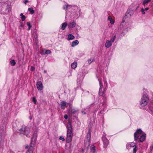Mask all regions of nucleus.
<instances>
[{
    "mask_svg": "<svg viewBox=\"0 0 153 153\" xmlns=\"http://www.w3.org/2000/svg\"><path fill=\"white\" fill-rule=\"evenodd\" d=\"M104 83H106V84L107 83V82L106 81V80H104Z\"/></svg>",
    "mask_w": 153,
    "mask_h": 153,
    "instance_id": "58",
    "label": "nucleus"
},
{
    "mask_svg": "<svg viewBox=\"0 0 153 153\" xmlns=\"http://www.w3.org/2000/svg\"><path fill=\"white\" fill-rule=\"evenodd\" d=\"M5 128H4V125L3 123L1 124L0 126V149L2 148L3 146V144L1 142L2 138L4 135L5 132Z\"/></svg>",
    "mask_w": 153,
    "mask_h": 153,
    "instance_id": "5",
    "label": "nucleus"
},
{
    "mask_svg": "<svg viewBox=\"0 0 153 153\" xmlns=\"http://www.w3.org/2000/svg\"><path fill=\"white\" fill-rule=\"evenodd\" d=\"M79 43V41L77 40H75L73 41L71 44V46L72 47H75L78 45Z\"/></svg>",
    "mask_w": 153,
    "mask_h": 153,
    "instance_id": "21",
    "label": "nucleus"
},
{
    "mask_svg": "<svg viewBox=\"0 0 153 153\" xmlns=\"http://www.w3.org/2000/svg\"><path fill=\"white\" fill-rule=\"evenodd\" d=\"M60 105H61V108L64 109L65 107L68 106L69 104L65 102L64 101H62L61 102Z\"/></svg>",
    "mask_w": 153,
    "mask_h": 153,
    "instance_id": "17",
    "label": "nucleus"
},
{
    "mask_svg": "<svg viewBox=\"0 0 153 153\" xmlns=\"http://www.w3.org/2000/svg\"><path fill=\"white\" fill-rule=\"evenodd\" d=\"M143 131L140 129H137L134 134V139L135 141L137 140L139 137V135L142 133Z\"/></svg>",
    "mask_w": 153,
    "mask_h": 153,
    "instance_id": "8",
    "label": "nucleus"
},
{
    "mask_svg": "<svg viewBox=\"0 0 153 153\" xmlns=\"http://www.w3.org/2000/svg\"><path fill=\"white\" fill-rule=\"evenodd\" d=\"M105 136V135H103L102 136V138L103 143L104 147L106 148L108 145L109 142Z\"/></svg>",
    "mask_w": 153,
    "mask_h": 153,
    "instance_id": "10",
    "label": "nucleus"
},
{
    "mask_svg": "<svg viewBox=\"0 0 153 153\" xmlns=\"http://www.w3.org/2000/svg\"><path fill=\"white\" fill-rule=\"evenodd\" d=\"M51 52L50 50H48L45 51V53L47 54H48L51 53Z\"/></svg>",
    "mask_w": 153,
    "mask_h": 153,
    "instance_id": "41",
    "label": "nucleus"
},
{
    "mask_svg": "<svg viewBox=\"0 0 153 153\" xmlns=\"http://www.w3.org/2000/svg\"><path fill=\"white\" fill-rule=\"evenodd\" d=\"M149 9V8L147 7L145 8V9H144V10L145 11H147Z\"/></svg>",
    "mask_w": 153,
    "mask_h": 153,
    "instance_id": "52",
    "label": "nucleus"
},
{
    "mask_svg": "<svg viewBox=\"0 0 153 153\" xmlns=\"http://www.w3.org/2000/svg\"><path fill=\"white\" fill-rule=\"evenodd\" d=\"M18 132L26 135L27 137H30V130L29 127L25 126H22L21 128L19 130Z\"/></svg>",
    "mask_w": 153,
    "mask_h": 153,
    "instance_id": "4",
    "label": "nucleus"
},
{
    "mask_svg": "<svg viewBox=\"0 0 153 153\" xmlns=\"http://www.w3.org/2000/svg\"><path fill=\"white\" fill-rule=\"evenodd\" d=\"M36 140H32V139H31V142L30 144V146L31 147V148H29V149L27 150V152H26V153H27V152H28L29 153H32V148L34 146V145L35 144V141Z\"/></svg>",
    "mask_w": 153,
    "mask_h": 153,
    "instance_id": "9",
    "label": "nucleus"
},
{
    "mask_svg": "<svg viewBox=\"0 0 153 153\" xmlns=\"http://www.w3.org/2000/svg\"><path fill=\"white\" fill-rule=\"evenodd\" d=\"M91 137V132L90 131H88L87 135V138L88 140V142H86V144H87V147L86 148H88L89 146L90 143V139Z\"/></svg>",
    "mask_w": 153,
    "mask_h": 153,
    "instance_id": "13",
    "label": "nucleus"
},
{
    "mask_svg": "<svg viewBox=\"0 0 153 153\" xmlns=\"http://www.w3.org/2000/svg\"><path fill=\"white\" fill-rule=\"evenodd\" d=\"M112 43L109 40L106 41L105 43V46L107 48H109L110 46L112 45Z\"/></svg>",
    "mask_w": 153,
    "mask_h": 153,
    "instance_id": "19",
    "label": "nucleus"
},
{
    "mask_svg": "<svg viewBox=\"0 0 153 153\" xmlns=\"http://www.w3.org/2000/svg\"><path fill=\"white\" fill-rule=\"evenodd\" d=\"M76 24L75 22L73 21V22L69 23L68 25V27L69 29L73 28L75 27Z\"/></svg>",
    "mask_w": 153,
    "mask_h": 153,
    "instance_id": "18",
    "label": "nucleus"
},
{
    "mask_svg": "<svg viewBox=\"0 0 153 153\" xmlns=\"http://www.w3.org/2000/svg\"><path fill=\"white\" fill-rule=\"evenodd\" d=\"M105 72H106V74H107V72L106 71V70H105Z\"/></svg>",
    "mask_w": 153,
    "mask_h": 153,
    "instance_id": "62",
    "label": "nucleus"
},
{
    "mask_svg": "<svg viewBox=\"0 0 153 153\" xmlns=\"http://www.w3.org/2000/svg\"><path fill=\"white\" fill-rule=\"evenodd\" d=\"M128 18V15L126 13L125 16L123 17L121 23H123L125 22V20L127 18Z\"/></svg>",
    "mask_w": 153,
    "mask_h": 153,
    "instance_id": "31",
    "label": "nucleus"
},
{
    "mask_svg": "<svg viewBox=\"0 0 153 153\" xmlns=\"http://www.w3.org/2000/svg\"><path fill=\"white\" fill-rule=\"evenodd\" d=\"M77 66V63L76 62H74L71 64V67L72 68L74 69L76 68Z\"/></svg>",
    "mask_w": 153,
    "mask_h": 153,
    "instance_id": "28",
    "label": "nucleus"
},
{
    "mask_svg": "<svg viewBox=\"0 0 153 153\" xmlns=\"http://www.w3.org/2000/svg\"><path fill=\"white\" fill-rule=\"evenodd\" d=\"M74 117H75V118L76 117V116H74Z\"/></svg>",
    "mask_w": 153,
    "mask_h": 153,
    "instance_id": "63",
    "label": "nucleus"
},
{
    "mask_svg": "<svg viewBox=\"0 0 153 153\" xmlns=\"http://www.w3.org/2000/svg\"><path fill=\"white\" fill-rule=\"evenodd\" d=\"M102 96H103L102 99L103 100V104H105L107 101V97L105 96V94Z\"/></svg>",
    "mask_w": 153,
    "mask_h": 153,
    "instance_id": "33",
    "label": "nucleus"
},
{
    "mask_svg": "<svg viewBox=\"0 0 153 153\" xmlns=\"http://www.w3.org/2000/svg\"><path fill=\"white\" fill-rule=\"evenodd\" d=\"M36 86L37 89L39 91H42L43 88V86L42 82L40 81L37 82Z\"/></svg>",
    "mask_w": 153,
    "mask_h": 153,
    "instance_id": "12",
    "label": "nucleus"
},
{
    "mask_svg": "<svg viewBox=\"0 0 153 153\" xmlns=\"http://www.w3.org/2000/svg\"><path fill=\"white\" fill-rule=\"evenodd\" d=\"M70 8H71L72 9H74V10L77 8V10L79 12H80V8L79 7H77L76 5H71V7H70Z\"/></svg>",
    "mask_w": 153,
    "mask_h": 153,
    "instance_id": "24",
    "label": "nucleus"
},
{
    "mask_svg": "<svg viewBox=\"0 0 153 153\" xmlns=\"http://www.w3.org/2000/svg\"><path fill=\"white\" fill-rule=\"evenodd\" d=\"M100 73L101 75L103 74H104V71L102 67H101L100 68Z\"/></svg>",
    "mask_w": 153,
    "mask_h": 153,
    "instance_id": "38",
    "label": "nucleus"
},
{
    "mask_svg": "<svg viewBox=\"0 0 153 153\" xmlns=\"http://www.w3.org/2000/svg\"><path fill=\"white\" fill-rule=\"evenodd\" d=\"M27 25L28 26V29H27V30H29L30 29L31 27V24L29 22H27Z\"/></svg>",
    "mask_w": 153,
    "mask_h": 153,
    "instance_id": "36",
    "label": "nucleus"
},
{
    "mask_svg": "<svg viewBox=\"0 0 153 153\" xmlns=\"http://www.w3.org/2000/svg\"><path fill=\"white\" fill-rule=\"evenodd\" d=\"M116 35H115L110 40H109V41H110V42H111V43L113 42H114L115 39H116Z\"/></svg>",
    "mask_w": 153,
    "mask_h": 153,
    "instance_id": "35",
    "label": "nucleus"
},
{
    "mask_svg": "<svg viewBox=\"0 0 153 153\" xmlns=\"http://www.w3.org/2000/svg\"><path fill=\"white\" fill-rule=\"evenodd\" d=\"M94 61V59H89L88 60V61L89 64H90Z\"/></svg>",
    "mask_w": 153,
    "mask_h": 153,
    "instance_id": "39",
    "label": "nucleus"
},
{
    "mask_svg": "<svg viewBox=\"0 0 153 153\" xmlns=\"http://www.w3.org/2000/svg\"><path fill=\"white\" fill-rule=\"evenodd\" d=\"M130 147V145L129 144H128L126 145V148L127 149H128L129 148V147Z\"/></svg>",
    "mask_w": 153,
    "mask_h": 153,
    "instance_id": "49",
    "label": "nucleus"
},
{
    "mask_svg": "<svg viewBox=\"0 0 153 153\" xmlns=\"http://www.w3.org/2000/svg\"><path fill=\"white\" fill-rule=\"evenodd\" d=\"M86 150H87V149ZM85 149H82V152H85Z\"/></svg>",
    "mask_w": 153,
    "mask_h": 153,
    "instance_id": "54",
    "label": "nucleus"
},
{
    "mask_svg": "<svg viewBox=\"0 0 153 153\" xmlns=\"http://www.w3.org/2000/svg\"><path fill=\"white\" fill-rule=\"evenodd\" d=\"M28 146H27L26 147H25V148L26 149H27V148H28Z\"/></svg>",
    "mask_w": 153,
    "mask_h": 153,
    "instance_id": "60",
    "label": "nucleus"
},
{
    "mask_svg": "<svg viewBox=\"0 0 153 153\" xmlns=\"http://www.w3.org/2000/svg\"><path fill=\"white\" fill-rule=\"evenodd\" d=\"M112 19V18L111 16H108V21H111Z\"/></svg>",
    "mask_w": 153,
    "mask_h": 153,
    "instance_id": "46",
    "label": "nucleus"
},
{
    "mask_svg": "<svg viewBox=\"0 0 153 153\" xmlns=\"http://www.w3.org/2000/svg\"><path fill=\"white\" fill-rule=\"evenodd\" d=\"M126 13L128 15V18H130L131 16L133 14V10L128 9Z\"/></svg>",
    "mask_w": 153,
    "mask_h": 153,
    "instance_id": "15",
    "label": "nucleus"
},
{
    "mask_svg": "<svg viewBox=\"0 0 153 153\" xmlns=\"http://www.w3.org/2000/svg\"><path fill=\"white\" fill-rule=\"evenodd\" d=\"M129 145L130 147H134L133 149V153H136L137 151V147L136 146L135 143L132 142Z\"/></svg>",
    "mask_w": 153,
    "mask_h": 153,
    "instance_id": "14",
    "label": "nucleus"
},
{
    "mask_svg": "<svg viewBox=\"0 0 153 153\" xmlns=\"http://www.w3.org/2000/svg\"><path fill=\"white\" fill-rule=\"evenodd\" d=\"M37 136V132L35 131L33 134V137H32L31 139H32V140H36Z\"/></svg>",
    "mask_w": 153,
    "mask_h": 153,
    "instance_id": "27",
    "label": "nucleus"
},
{
    "mask_svg": "<svg viewBox=\"0 0 153 153\" xmlns=\"http://www.w3.org/2000/svg\"><path fill=\"white\" fill-rule=\"evenodd\" d=\"M10 63L12 66H13L15 65L16 62L14 59H12L10 61Z\"/></svg>",
    "mask_w": 153,
    "mask_h": 153,
    "instance_id": "34",
    "label": "nucleus"
},
{
    "mask_svg": "<svg viewBox=\"0 0 153 153\" xmlns=\"http://www.w3.org/2000/svg\"><path fill=\"white\" fill-rule=\"evenodd\" d=\"M10 7L8 2H0V13L7 15L10 11Z\"/></svg>",
    "mask_w": 153,
    "mask_h": 153,
    "instance_id": "1",
    "label": "nucleus"
},
{
    "mask_svg": "<svg viewBox=\"0 0 153 153\" xmlns=\"http://www.w3.org/2000/svg\"><path fill=\"white\" fill-rule=\"evenodd\" d=\"M141 12L142 14H144L145 13V10H144V8H141Z\"/></svg>",
    "mask_w": 153,
    "mask_h": 153,
    "instance_id": "44",
    "label": "nucleus"
},
{
    "mask_svg": "<svg viewBox=\"0 0 153 153\" xmlns=\"http://www.w3.org/2000/svg\"><path fill=\"white\" fill-rule=\"evenodd\" d=\"M33 101L34 104H36L37 101L36 100L35 97H33Z\"/></svg>",
    "mask_w": 153,
    "mask_h": 153,
    "instance_id": "42",
    "label": "nucleus"
},
{
    "mask_svg": "<svg viewBox=\"0 0 153 153\" xmlns=\"http://www.w3.org/2000/svg\"><path fill=\"white\" fill-rule=\"evenodd\" d=\"M139 138L137 139V140L136 141L137 143L143 142L146 139V134H143L139 136Z\"/></svg>",
    "mask_w": 153,
    "mask_h": 153,
    "instance_id": "11",
    "label": "nucleus"
},
{
    "mask_svg": "<svg viewBox=\"0 0 153 153\" xmlns=\"http://www.w3.org/2000/svg\"><path fill=\"white\" fill-rule=\"evenodd\" d=\"M101 113V111H100V112H99L98 113L99 114H100V113Z\"/></svg>",
    "mask_w": 153,
    "mask_h": 153,
    "instance_id": "61",
    "label": "nucleus"
},
{
    "mask_svg": "<svg viewBox=\"0 0 153 153\" xmlns=\"http://www.w3.org/2000/svg\"><path fill=\"white\" fill-rule=\"evenodd\" d=\"M67 25V22H65L62 24V25L60 28V29L62 30H64L65 29V27H66Z\"/></svg>",
    "mask_w": 153,
    "mask_h": 153,
    "instance_id": "20",
    "label": "nucleus"
},
{
    "mask_svg": "<svg viewBox=\"0 0 153 153\" xmlns=\"http://www.w3.org/2000/svg\"><path fill=\"white\" fill-rule=\"evenodd\" d=\"M102 89H99V94L100 96H102L105 94V92Z\"/></svg>",
    "mask_w": 153,
    "mask_h": 153,
    "instance_id": "23",
    "label": "nucleus"
},
{
    "mask_svg": "<svg viewBox=\"0 0 153 153\" xmlns=\"http://www.w3.org/2000/svg\"><path fill=\"white\" fill-rule=\"evenodd\" d=\"M64 118L65 120H67L68 118V116L67 114H65L64 116Z\"/></svg>",
    "mask_w": 153,
    "mask_h": 153,
    "instance_id": "47",
    "label": "nucleus"
},
{
    "mask_svg": "<svg viewBox=\"0 0 153 153\" xmlns=\"http://www.w3.org/2000/svg\"><path fill=\"white\" fill-rule=\"evenodd\" d=\"M90 149L91 152L93 153L97 152L96 149V147L94 145L91 146Z\"/></svg>",
    "mask_w": 153,
    "mask_h": 153,
    "instance_id": "22",
    "label": "nucleus"
},
{
    "mask_svg": "<svg viewBox=\"0 0 153 153\" xmlns=\"http://www.w3.org/2000/svg\"><path fill=\"white\" fill-rule=\"evenodd\" d=\"M88 108H93V112L95 115V113L100 108V105H96L94 103H92L88 106Z\"/></svg>",
    "mask_w": 153,
    "mask_h": 153,
    "instance_id": "6",
    "label": "nucleus"
},
{
    "mask_svg": "<svg viewBox=\"0 0 153 153\" xmlns=\"http://www.w3.org/2000/svg\"><path fill=\"white\" fill-rule=\"evenodd\" d=\"M72 128L71 124L68 123L67 125V137L66 138V143H71L72 136L71 135Z\"/></svg>",
    "mask_w": 153,
    "mask_h": 153,
    "instance_id": "3",
    "label": "nucleus"
},
{
    "mask_svg": "<svg viewBox=\"0 0 153 153\" xmlns=\"http://www.w3.org/2000/svg\"><path fill=\"white\" fill-rule=\"evenodd\" d=\"M33 36L34 38H36L37 37V35L36 32H34L33 33Z\"/></svg>",
    "mask_w": 153,
    "mask_h": 153,
    "instance_id": "45",
    "label": "nucleus"
},
{
    "mask_svg": "<svg viewBox=\"0 0 153 153\" xmlns=\"http://www.w3.org/2000/svg\"><path fill=\"white\" fill-rule=\"evenodd\" d=\"M21 24L20 25V27H22L24 26V24H23V22H21L20 23Z\"/></svg>",
    "mask_w": 153,
    "mask_h": 153,
    "instance_id": "50",
    "label": "nucleus"
},
{
    "mask_svg": "<svg viewBox=\"0 0 153 153\" xmlns=\"http://www.w3.org/2000/svg\"><path fill=\"white\" fill-rule=\"evenodd\" d=\"M143 90H145L144 94L143 95L140 102V105L142 106H145L148 103L149 100L148 95L147 93L149 92L146 89L143 88Z\"/></svg>",
    "mask_w": 153,
    "mask_h": 153,
    "instance_id": "2",
    "label": "nucleus"
},
{
    "mask_svg": "<svg viewBox=\"0 0 153 153\" xmlns=\"http://www.w3.org/2000/svg\"><path fill=\"white\" fill-rule=\"evenodd\" d=\"M71 112L72 114L78 115L79 113V109L77 108H74L71 109Z\"/></svg>",
    "mask_w": 153,
    "mask_h": 153,
    "instance_id": "16",
    "label": "nucleus"
},
{
    "mask_svg": "<svg viewBox=\"0 0 153 153\" xmlns=\"http://www.w3.org/2000/svg\"><path fill=\"white\" fill-rule=\"evenodd\" d=\"M153 103H149L147 106V107L145 108L146 111L149 112L153 115Z\"/></svg>",
    "mask_w": 153,
    "mask_h": 153,
    "instance_id": "7",
    "label": "nucleus"
},
{
    "mask_svg": "<svg viewBox=\"0 0 153 153\" xmlns=\"http://www.w3.org/2000/svg\"><path fill=\"white\" fill-rule=\"evenodd\" d=\"M153 149V146H152L150 147V151H151V152H152L151 151Z\"/></svg>",
    "mask_w": 153,
    "mask_h": 153,
    "instance_id": "53",
    "label": "nucleus"
},
{
    "mask_svg": "<svg viewBox=\"0 0 153 153\" xmlns=\"http://www.w3.org/2000/svg\"><path fill=\"white\" fill-rule=\"evenodd\" d=\"M24 15L23 14V13H21L20 14V16L21 17H22V16H23Z\"/></svg>",
    "mask_w": 153,
    "mask_h": 153,
    "instance_id": "57",
    "label": "nucleus"
},
{
    "mask_svg": "<svg viewBox=\"0 0 153 153\" xmlns=\"http://www.w3.org/2000/svg\"><path fill=\"white\" fill-rule=\"evenodd\" d=\"M35 70V68L34 67H33V66H31V69H30V70L31 71H33V70Z\"/></svg>",
    "mask_w": 153,
    "mask_h": 153,
    "instance_id": "48",
    "label": "nucleus"
},
{
    "mask_svg": "<svg viewBox=\"0 0 153 153\" xmlns=\"http://www.w3.org/2000/svg\"><path fill=\"white\" fill-rule=\"evenodd\" d=\"M74 36L72 34H69L68 35L67 39L70 40L74 39Z\"/></svg>",
    "mask_w": 153,
    "mask_h": 153,
    "instance_id": "26",
    "label": "nucleus"
},
{
    "mask_svg": "<svg viewBox=\"0 0 153 153\" xmlns=\"http://www.w3.org/2000/svg\"><path fill=\"white\" fill-rule=\"evenodd\" d=\"M71 7V5H68L66 4L63 6V8L64 10H67L68 9L70 8V7Z\"/></svg>",
    "mask_w": 153,
    "mask_h": 153,
    "instance_id": "25",
    "label": "nucleus"
},
{
    "mask_svg": "<svg viewBox=\"0 0 153 153\" xmlns=\"http://www.w3.org/2000/svg\"><path fill=\"white\" fill-rule=\"evenodd\" d=\"M21 18L22 20V21H24L25 20L26 17L24 15L23 16H22V17H21Z\"/></svg>",
    "mask_w": 153,
    "mask_h": 153,
    "instance_id": "43",
    "label": "nucleus"
},
{
    "mask_svg": "<svg viewBox=\"0 0 153 153\" xmlns=\"http://www.w3.org/2000/svg\"><path fill=\"white\" fill-rule=\"evenodd\" d=\"M81 113H83V114H86V112H84V111H81Z\"/></svg>",
    "mask_w": 153,
    "mask_h": 153,
    "instance_id": "55",
    "label": "nucleus"
},
{
    "mask_svg": "<svg viewBox=\"0 0 153 153\" xmlns=\"http://www.w3.org/2000/svg\"><path fill=\"white\" fill-rule=\"evenodd\" d=\"M82 79L81 80V79L79 77L77 78V82L78 83H79V84H80L81 83H82Z\"/></svg>",
    "mask_w": 153,
    "mask_h": 153,
    "instance_id": "37",
    "label": "nucleus"
},
{
    "mask_svg": "<svg viewBox=\"0 0 153 153\" xmlns=\"http://www.w3.org/2000/svg\"><path fill=\"white\" fill-rule=\"evenodd\" d=\"M47 72L46 71V70H44V72L45 73H46Z\"/></svg>",
    "mask_w": 153,
    "mask_h": 153,
    "instance_id": "59",
    "label": "nucleus"
},
{
    "mask_svg": "<svg viewBox=\"0 0 153 153\" xmlns=\"http://www.w3.org/2000/svg\"><path fill=\"white\" fill-rule=\"evenodd\" d=\"M28 0H25V1L23 2L25 4H26L28 2Z\"/></svg>",
    "mask_w": 153,
    "mask_h": 153,
    "instance_id": "51",
    "label": "nucleus"
},
{
    "mask_svg": "<svg viewBox=\"0 0 153 153\" xmlns=\"http://www.w3.org/2000/svg\"><path fill=\"white\" fill-rule=\"evenodd\" d=\"M28 10L30 12V13L31 14H33L34 13V10L32 7L29 8L28 9Z\"/></svg>",
    "mask_w": 153,
    "mask_h": 153,
    "instance_id": "30",
    "label": "nucleus"
},
{
    "mask_svg": "<svg viewBox=\"0 0 153 153\" xmlns=\"http://www.w3.org/2000/svg\"><path fill=\"white\" fill-rule=\"evenodd\" d=\"M114 22L113 21H111V25L114 24Z\"/></svg>",
    "mask_w": 153,
    "mask_h": 153,
    "instance_id": "56",
    "label": "nucleus"
},
{
    "mask_svg": "<svg viewBox=\"0 0 153 153\" xmlns=\"http://www.w3.org/2000/svg\"><path fill=\"white\" fill-rule=\"evenodd\" d=\"M59 139L62 141H64L65 140V139L62 136H60L59 137Z\"/></svg>",
    "mask_w": 153,
    "mask_h": 153,
    "instance_id": "40",
    "label": "nucleus"
},
{
    "mask_svg": "<svg viewBox=\"0 0 153 153\" xmlns=\"http://www.w3.org/2000/svg\"><path fill=\"white\" fill-rule=\"evenodd\" d=\"M98 81L99 82L100 86L99 89H103V85L102 81L101 80H100L99 79H98Z\"/></svg>",
    "mask_w": 153,
    "mask_h": 153,
    "instance_id": "29",
    "label": "nucleus"
},
{
    "mask_svg": "<svg viewBox=\"0 0 153 153\" xmlns=\"http://www.w3.org/2000/svg\"><path fill=\"white\" fill-rule=\"evenodd\" d=\"M150 1L151 0H144L143 2V4L145 6L146 4H148Z\"/></svg>",
    "mask_w": 153,
    "mask_h": 153,
    "instance_id": "32",
    "label": "nucleus"
}]
</instances>
